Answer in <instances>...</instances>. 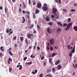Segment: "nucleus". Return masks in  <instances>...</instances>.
I'll use <instances>...</instances> for the list:
<instances>
[{"mask_svg":"<svg viewBox=\"0 0 77 77\" xmlns=\"http://www.w3.org/2000/svg\"><path fill=\"white\" fill-rule=\"evenodd\" d=\"M31 36L33 37L34 35L33 34H27V37L28 38H29L30 39H31Z\"/></svg>","mask_w":77,"mask_h":77,"instance_id":"4","label":"nucleus"},{"mask_svg":"<svg viewBox=\"0 0 77 77\" xmlns=\"http://www.w3.org/2000/svg\"><path fill=\"white\" fill-rule=\"evenodd\" d=\"M3 9V8L2 7H0V10H2V9Z\"/></svg>","mask_w":77,"mask_h":77,"instance_id":"63","label":"nucleus"},{"mask_svg":"<svg viewBox=\"0 0 77 77\" xmlns=\"http://www.w3.org/2000/svg\"><path fill=\"white\" fill-rule=\"evenodd\" d=\"M49 42L51 45H53L54 42V40L53 38H52L49 40Z\"/></svg>","mask_w":77,"mask_h":77,"instance_id":"2","label":"nucleus"},{"mask_svg":"<svg viewBox=\"0 0 77 77\" xmlns=\"http://www.w3.org/2000/svg\"><path fill=\"white\" fill-rule=\"evenodd\" d=\"M43 75L42 73H41L40 74V77H43L42 76Z\"/></svg>","mask_w":77,"mask_h":77,"instance_id":"52","label":"nucleus"},{"mask_svg":"<svg viewBox=\"0 0 77 77\" xmlns=\"http://www.w3.org/2000/svg\"><path fill=\"white\" fill-rule=\"evenodd\" d=\"M29 65H32V61H31L30 62H29Z\"/></svg>","mask_w":77,"mask_h":77,"instance_id":"55","label":"nucleus"},{"mask_svg":"<svg viewBox=\"0 0 77 77\" xmlns=\"http://www.w3.org/2000/svg\"><path fill=\"white\" fill-rule=\"evenodd\" d=\"M44 57H42L41 58V60H43L44 59Z\"/></svg>","mask_w":77,"mask_h":77,"instance_id":"58","label":"nucleus"},{"mask_svg":"<svg viewBox=\"0 0 77 77\" xmlns=\"http://www.w3.org/2000/svg\"><path fill=\"white\" fill-rule=\"evenodd\" d=\"M19 13H21V12H22V11H21V9L20 8H19Z\"/></svg>","mask_w":77,"mask_h":77,"instance_id":"32","label":"nucleus"},{"mask_svg":"<svg viewBox=\"0 0 77 77\" xmlns=\"http://www.w3.org/2000/svg\"><path fill=\"white\" fill-rule=\"evenodd\" d=\"M18 45L17 44V43H15V44H14V47H17Z\"/></svg>","mask_w":77,"mask_h":77,"instance_id":"44","label":"nucleus"},{"mask_svg":"<svg viewBox=\"0 0 77 77\" xmlns=\"http://www.w3.org/2000/svg\"><path fill=\"white\" fill-rule=\"evenodd\" d=\"M4 56V55L3 54L2 52H0V57H3Z\"/></svg>","mask_w":77,"mask_h":77,"instance_id":"27","label":"nucleus"},{"mask_svg":"<svg viewBox=\"0 0 77 77\" xmlns=\"http://www.w3.org/2000/svg\"><path fill=\"white\" fill-rule=\"evenodd\" d=\"M22 18L23 19V21L22 23H24L26 21V19L24 18V17H22Z\"/></svg>","mask_w":77,"mask_h":77,"instance_id":"23","label":"nucleus"},{"mask_svg":"<svg viewBox=\"0 0 77 77\" xmlns=\"http://www.w3.org/2000/svg\"><path fill=\"white\" fill-rule=\"evenodd\" d=\"M30 2H31V0H29V5H30Z\"/></svg>","mask_w":77,"mask_h":77,"instance_id":"53","label":"nucleus"},{"mask_svg":"<svg viewBox=\"0 0 77 77\" xmlns=\"http://www.w3.org/2000/svg\"><path fill=\"white\" fill-rule=\"evenodd\" d=\"M52 13L53 14H55L56 12H57V10L54 7H53L52 8Z\"/></svg>","mask_w":77,"mask_h":77,"instance_id":"3","label":"nucleus"},{"mask_svg":"<svg viewBox=\"0 0 77 77\" xmlns=\"http://www.w3.org/2000/svg\"><path fill=\"white\" fill-rule=\"evenodd\" d=\"M25 42L27 45H28V44H29V42L28 41V40L26 38H25Z\"/></svg>","mask_w":77,"mask_h":77,"instance_id":"14","label":"nucleus"},{"mask_svg":"<svg viewBox=\"0 0 77 77\" xmlns=\"http://www.w3.org/2000/svg\"><path fill=\"white\" fill-rule=\"evenodd\" d=\"M73 29H74L75 31H77V26H75L73 28Z\"/></svg>","mask_w":77,"mask_h":77,"instance_id":"25","label":"nucleus"},{"mask_svg":"<svg viewBox=\"0 0 77 77\" xmlns=\"http://www.w3.org/2000/svg\"><path fill=\"white\" fill-rule=\"evenodd\" d=\"M72 23H69L68 24L66 28L65 29V30H67L69 29V27H71V26H72Z\"/></svg>","mask_w":77,"mask_h":77,"instance_id":"1","label":"nucleus"},{"mask_svg":"<svg viewBox=\"0 0 77 77\" xmlns=\"http://www.w3.org/2000/svg\"><path fill=\"white\" fill-rule=\"evenodd\" d=\"M20 67L19 69L20 70H21L23 69V67L22 66V65H18L17 66V68H18V67Z\"/></svg>","mask_w":77,"mask_h":77,"instance_id":"10","label":"nucleus"},{"mask_svg":"<svg viewBox=\"0 0 77 77\" xmlns=\"http://www.w3.org/2000/svg\"><path fill=\"white\" fill-rule=\"evenodd\" d=\"M30 57H31V58H35V56H33V54H32L31 55Z\"/></svg>","mask_w":77,"mask_h":77,"instance_id":"34","label":"nucleus"},{"mask_svg":"<svg viewBox=\"0 0 77 77\" xmlns=\"http://www.w3.org/2000/svg\"><path fill=\"white\" fill-rule=\"evenodd\" d=\"M75 46H74L73 47V49L72 50V53H74V52H75Z\"/></svg>","mask_w":77,"mask_h":77,"instance_id":"19","label":"nucleus"},{"mask_svg":"<svg viewBox=\"0 0 77 77\" xmlns=\"http://www.w3.org/2000/svg\"><path fill=\"white\" fill-rule=\"evenodd\" d=\"M47 72L48 73H49L50 72H51V69H48Z\"/></svg>","mask_w":77,"mask_h":77,"instance_id":"33","label":"nucleus"},{"mask_svg":"<svg viewBox=\"0 0 77 77\" xmlns=\"http://www.w3.org/2000/svg\"><path fill=\"white\" fill-rule=\"evenodd\" d=\"M38 72V71H37V70H35V73L36 74V73H37V72Z\"/></svg>","mask_w":77,"mask_h":77,"instance_id":"62","label":"nucleus"},{"mask_svg":"<svg viewBox=\"0 0 77 77\" xmlns=\"http://www.w3.org/2000/svg\"><path fill=\"white\" fill-rule=\"evenodd\" d=\"M57 25H59V26H63V25L62 24V23H61L60 22H58V23H57Z\"/></svg>","mask_w":77,"mask_h":77,"instance_id":"21","label":"nucleus"},{"mask_svg":"<svg viewBox=\"0 0 77 77\" xmlns=\"http://www.w3.org/2000/svg\"><path fill=\"white\" fill-rule=\"evenodd\" d=\"M23 4L24 7V8H26V6L25 5V4H24V2H23Z\"/></svg>","mask_w":77,"mask_h":77,"instance_id":"42","label":"nucleus"},{"mask_svg":"<svg viewBox=\"0 0 77 77\" xmlns=\"http://www.w3.org/2000/svg\"><path fill=\"white\" fill-rule=\"evenodd\" d=\"M23 38H24L23 37H20V41H23Z\"/></svg>","mask_w":77,"mask_h":77,"instance_id":"37","label":"nucleus"},{"mask_svg":"<svg viewBox=\"0 0 77 77\" xmlns=\"http://www.w3.org/2000/svg\"><path fill=\"white\" fill-rule=\"evenodd\" d=\"M12 29L11 28L10 29L9 31V29H7L6 32L7 33H9V32H11V31H12Z\"/></svg>","mask_w":77,"mask_h":77,"instance_id":"11","label":"nucleus"},{"mask_svg":"<svg viewBox=\"0 0 77 77\" xmlns=\"http://www.w3.org/2000/svg\"><path fill=\"white\" fill-rule=\"evenodd\" d=\"M49 63H51V65H53V63H52V59H51V58H49Z\"/></svg>","mask_w":77,"mask_h":77,"instance_id":"13","label":"nucleus"},{"mask_svg":"<svg viewBox=\"0 0 77 77\" xmlns=\"http://www.w3.org/2000/svg\"><path fill=\"white\" fill-rule=\"evenodd\" d=\"M17 39V36H15L13 38V41H14V40H16Z\"/></svg>","mask_w":77,"mask_h":77,"instance_id":"29","label":"nucleus"},{"mask_svg":"<svg viewBox=\"0 0 77 77\" xmlns=\"http://www.w3.org/2000/svg\"><path fill=\"white\" fill-rule=\"evenodd\" d=\"M48 25H49V26H52L53 25V24L51 23V22H49L48 23Z\"/></svg>","mask_w":77,"mask_h":77,"instance_id":"36","label":"nucleus"},{"mask_svg":"<svg viewBox=\"0 0 77 77\" xmlns=\"http://www.w3.org/2000/svg\"><path fill=\"white\" fill-rule=\"evenodd\" d=\"M33 26H34V25L33 24L31 25V26L29 27V29H32V28H33Z\"/></svg>","mask_w":77,"mask_h":77,"instance_id":"26","label":"nucleus"},{"mask_svg":"<svg viewBox=\"0 0 77 77\" xmlns=\"http://www.w3.org/2000/svg\"><path fill=\"white\" fill-rule=\"evenodd\" d=\"M3 47H1L0 50H1V51L3 52V53H4V49H3Z\"/></svg>","mask_w":77,"mask_h":77,"instance_id":"20","label":"nucleus"},{"mask_svg":"<svg viewBox=\"0 0 77 77\" xmlns=\"http://www.w3.org/2000/svg\"><path fill=\"white\" fill-rule=\"evenodd\" d=\"M36 45H35L34 46H33V50H36Z\"/></svg>","mask_w":77,"mask_h":77,"instance_id":"41","label":"nucleus"},{"mask_svg":"<svg viewBox=\"0 0 77 77\" xmlns=\"http://www.w3.org/2000/svg\"><path fill=\"white\" fill-rule=\"evenodd\" d=\"M71 21V18H69L68 19V22H69Z\"/></svg>","mask_w":77,"mask_h":77,"instance_id":"48","label":"nucleus"},{"mask_svg":"<svg viewBox=\"0 0 77 77\" xmlns=\"http://www.w3.org/2000/svg\"><path fill=\"white\" fill-rule=\"evenodd\" d=\"M61 32H62V29H61L58 28L57 29V32L58 33H59Z\"/></svg>","mask_w":77,"mask_h":77,"instance_id":"9","label":"nucleus"},{"mask_svg":"<svg viewBox=\"0 0 77 77\" xmlns=\"http://www.w3.org/2000/svg\"><path fill=\"white\" fill-rule=\"evenodd\" d=\"M50 50H51V51H53V50H54L53 48V47H50Z\"/></svg>","mask_w":77,"mask_h":77,"instance_id":"43","label":"nucleus"},{"mask_svg":"<svg viewBox=\"0 0 77 77\" xmlns=\"http://www.w3.org/2000/svg\"><path fill=\"white\" fill-rule=\"evenodd\" d=\"M47 7L44 6L42 8V9L44 11H46L48 9Z\"/></svg>","mask_w":77,"mask_h":77,"instance_id":"7","label":"nucleus"},{"mask_svg":"<svg viewBox=\"0 0 77 77\" xmlns=\"http://www.w3.org/2000/svg\"><path fill=\"white\" fill-rule=\"evenodd\" d=\"M22 13H23V14H26V11L24 10H23L22 11Z\"/></svg>","mask_w":77,"mask_h":77,"instance_id":"47","label":"nucleus"},{"mask_svg":"<svg viewBox=\"0 0 77 77\" xmlns=\"http://www.w3.org/2000/svg\"><path fill=\"white\" fill-rule=\"evenodd\" d=\"M26 17H27V18H30V16H29V14L27 15H26Z\"/></svg>","mask_w":77,"mask_h":77,"instance_id":"51","label":"nucleus"},{"mask_svg":"<svg viewBox=\"0 0 77 77\" xmlns=\"http://www.w3.org/2000/svg\"><path fill=\"white\" fill-rule=\"evenodd\" d=\"M74 5L75 6H77V3H74Z\"/></svg>","mask_w":77,"mask_h":77,"instance_id":"64","label":"nucleus"},{"mask_svg":"<svg viewBox=\"0 0 77 77\" xmlns=\"http://www.w3.org/2000/svg\"><path fill=\"white\" fill-rule=\"evenodd\" d=\"M67 48H68V49H72V47H71V45H67ZM70 47V48L69 47Z\"/></svg>","mask_w":77,"mask_h":77,"instance_id":"12","label":"nucleus"},{"mask_svg":"<svg viewBox=\"0 0 77 77\" xmlns=\"http://www.w3.org/2000/svg\"><path fill=\"white\" fill-rule=\"evenodd\" d=\"M13 33V31H12L11 32H10L9 34H8V35H10V34H12V33Z\"/></svg>","mask_w":77,"mask_h":77,"instance_id":"57","label":"nucleus"},{"mask_svg":"<svg viewBox=\"0 0 77 77\" xmlns=\"http://www.w3.org/2000/svg\"><path fill=\"white\" fill-rule=\"evenodd\" d=\"M37 8H41L42 6V5H41V3L40 2H39L37 4Z\"/></svg>","mask_w":77,"mask_h":77,"instance_id":"6","label":"nucleus"},{"mask_svg":"<svg viewBox=\"0 0 77 77\" xmlns=\"http://www.w3.org/2000/svg\"><path fill=\"white\" fill-rule=\"evenodd\" d=\"M51 17L52 18H54V15H52L51 16Z\"/></svg>","mask_w":77,"mask_h":77,"instance_id":"54","label":"nucleus"},{"mask_svg":"<svg viewBox=\"0 0 77 77\" xmlns=\"http://www.w3.org/2000/svg\"><path fill=\"white\" fill-rule=\"evenodd\" d=\"M12 70V68L10 67L9 68V71L10 72H11Z\"/></svg>","mask_w":77,"mask_h":77,"instance_id":"31","label":"nucleus"},{"mask_svg":"<svg viewBox=\"0 0 77 77\" xmlns=\"http://www.w3.org/2000/svg\"><path fill=\"white\" fill-rule=\"evenodd\" d=\"M37 48L38 49V51H39V50H40V48L39 46H37Z\"/></svg>","mask_w":77,"mask_h":77,"instance_id":"56","label":"nucleus"},{"mask_svg":"<svg viewBox=\"0 0 77 77\" xmlns=\"http://www.w3.org/2000/svg\"><path fill=\"white\" fill-rule=\"evenodd\" d=\"M27 59V57H25L23 58V60L25 61Z\"/></svg>","mask_w":77,"mask_h":77,"instance_id":"38","label":"nucleus"},{"mask_svg":"<svg viewBox=\"0 0 77 77\" xmlns=\"http://www.w3.org/2000/svg\"><path fill=\"white\" fill-rule=\"evenodd\" d=\"M57 69H60L62 68V66H61V65H59L57 66Z\"/></svg>","mask_w":77,"mask_h":77,"instance_id":"16","label":"nucleus"},{"mask_svg":"<svg viewBox=\"0 0 77 77\" xmlns=\"http://www.w3.org/2000/svg\"><path fill=\"white\" fill-rule=\"evenodd\" d=\"M39 10H38L36 9L35 11V14H39Z\"/></svg>","mask_w":77,"mask_h":77,"instance_id":"17","label":"nucleus"},{"mask_svg":"<svg viewBox=\"0 0 77 77\" xmlns=\"http://www.w3.org/2000/svg\"><path fill=\"white\" fill-rule=\"evenodd\" d=\"M33 33L34 34H36V31L35 30H34L33 32Z\"/></svg>","mask_w":77,"mask_h":77,"instance_id":"50","label":"nucleus"},{"mask_svg":"<svg viewBox=\"0 0 77 77\" xmlns=\"http://www.w3.org/2000/svg\"><path fill=\"white\" fill-rule=\"evenodd\" d=\"M52 71L53 72H55V69H54V68H53L52 69Z\"/></svg>","mask_w":77,"mask_h":77,"instance_id":"35","label":"nucleus"},{"mask_svg":"<svg viewBox=\"0 0 77 77\" xmlns=\"http://www.w3.org/2000/svg\"><path fill=\"white\" fill-rule=\"evenodd\" d=\"M60 63V59H58L57 61L55 63V65H58Z\"/></svg>","mask_w":77,"mask_h":77,"instance_id":"8","label":"nucleus"},{"mask_svg":"<svg viewBox=\"0 0 77 77\" xmlns=\"http://www.w3.org/2000/svg\"><path fill=\"white\" fill-rule=\"evenodd\" d=\"M29 49H31V48H32V46H29Z\"/></svg>","mask_w":77,"mask_h":77,"instance_id":"59","label":"nucleus"},{"mask_svg":"<svg viewBox=\"0 0 77 77\" xmlns=\"http://www.w3.org/2000/svg\"><path fill=\"white\" fill-rule=\"evenodd\" d=\"M5 12L6 14H7V12L6 11H7V9H6V7L5 8Z\"/></svg>","mask_w":77,"mask_h":77,"instance_id":"40","label":"nucleus"},{"mask_svg":"<svg viewBox=\"0 0 77 77\" xmlns=\"http://www.w3.org/2000/svg\"><path fill=\"white\" fill-rule=\"evenodd\" d=\"M32 73L33 74H36L35 72H34L33 71L32 72Z\"/></svg>","mask_w":77,"mask_h":77,"instance_id":"60","label":"nucleus"},{"mask_svg":"<svg viewBox=\"0 0 77 77\" xmlns=\"http://www.w3.org/2000/svg\"><path fill=\"white\" fill-rule=\"evenodd\" d=\"M47 32L49 33H50V29L49 28H48L47 29Z\"/></svg>","mask_w":77,"mask_h":77,"instance_id":"22","label":"nucleus"},{"mask_svg":"<svg viewBox=\"0 0 77 77\" xmlns=\"http://www.w3.org/2000/svg\"><path fill=\"white\" fill-rule=\"evenodd\" d=\"M46 20L47 21H50V18L48 17V16H47L46 17Z\"/></svg>","mask_w":77,"mask_h":77,"instance_id":"18","label":"nucleus"},{"mask_svg":"<svg viewBox=\"0 0 77 77\" xmlns=\"http://www.w3.org/2000/svg\"><path fill=\"white\" fill-rule=\"evenodd\" d=\"M11 50H12V48H10L8 49V51H9V54L11 56H13V54H12V52Z\"/></svg>","mask_w":77,"mask_h":77,"instance_id":"5","label":"nucleus"},{"mask_svg":"<svg viewBox=\"0 0 77 77\" xmlns=\"http://www.w3.org/2000/svg\"><path fill=\"white\" fill-rule=\"evenodd\" d=\"M72 56V52H70L69 54V56H70L71 57Z\"/></svg>","mask_w":77,"mask_h":77,"instance_id":"24","label":"nucleus"},{"mask_svg":"<svg viewBox=\"0 0 77 77\" xmlns=\"http://www.w3.org/2000/svg\"><path fill=\"white\" fill-rule=\"evenodd\" d=\"M9 61H10V62H12V59L11 58V57H9L8 58Z\"/></svg>","mask_w":77,"mask_h":77,"instance_id":"39","label":"nucleus"},{"mask_svg":"<svg viewBox=\"0 0 77 77\" xmlns=\"http://www.w3.org/2000/svg\"><path fill=\"white\" fill-rule=\"evenodd\" d=\"M33 18L34 19H35L36 18V16H35V13H33Z\"/></svg>","mask_w":77,"mask_h":77,"instance_id":"28","label":"nucleus"},{"mask_svg":"<svg viewBox=\"0 0 77 77\" xmlns=\"http://www.w3.org/2000/svg\"><path fill=\"white\" fill-rule=\"evenodd\" d=\"M37 27H38V29H40V27H39V26H38V25H37Z\"/></svg>","mask_w":77,"mask_h":77,"instance_id":"61","label":"nucleus"},{"mask_svg":"<svg viewBox=\"0 0 77 77\" xmlns=\"http://www.w3.org/2000/svg\"><path fill=\"white\" fill-rule=\"evenodd\" d=\"M55 55H57V54L55 53H54L52 54V57H54V56H55Z\"/></svg>","mask_w":77,"mask_h":77,"instance_id":"30","label":"nucleus"},{"mask_svg":"<svg viewBox=\"0 0 77 77\" xmlns=\"http://www.w3.org/2000/svg\"><path fill=\"white\" fill-rule=\"evenodd\" d=\"M71 12H75V10L74 9H71Z\"/></svg>","mask_w":77,"mask_h":77,"instance_id":"45","label":"nucleus"},{"mask_svg":"<svg viewBox=\"0 0 77 77\" xmlns=\"http://www.w3.org/2000/svg\"><path fill=\"white\" fill-rule=\"evenodd\" d=\"M33 5H36V2H35V1H33Z\"/></svg>","mask_w":77,"mask_h":77,"instance_id":"46","label":"nucleus"},{"mask_svg":"<svg viewBox=\"0 0 77 77\" xmlns=\"http://www.w3.org/2000/svg\"><path fill=\"white\" fill-rule=\"evenodd\" d=\"M67 26V24L66 23H64L63 24V26Z\"/></svg>","mask_w":77,"mask_h":77,"instance_id":"49","label":"nucleus"},{"mask_svg":"<svg viewBox=\"0 0 77 77\" xmlns=\"http://www.w3.org/2000/svg\"><path fill=\"white\" fill-rule=\"evenodd\" d=\"M59 3H61V0H55V3H59Z\"/></svg>","mask_w":77,"mask_h":77,"instance_id":"15","label":"nucleus"}]
</instances>
